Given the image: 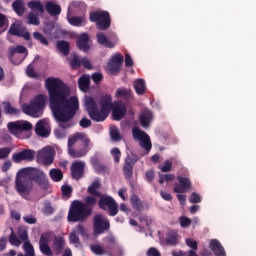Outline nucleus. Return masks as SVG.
<instances>
[{
	"label": "nucleus",
	"instance_id": "obj_1",
	"mask_svg": "<svg viewBox=\"0 0 256 256\" xmlns=\"http://www.w3.org/2000/svg\"><path fill=\"white\" fill-rule=\"evenodd\" d=\"M49 95L50 109L61 129H69V121L79 111V99L71 96V89L59 78L49 77L45 80Z\"/></svg>",
	"mask_w": 256,
	"mask_h": 256
},
{
	"label": "nucleus",
	"instance_id": "obj_2",
	"mask_svg": "<svg viewBox=\"0 0 256 256\" xmlns=\"http://www.w3.org/2000/svg\"><path fill=\"white\" fill-rule=\"evenodd\" d=\"M97 205V198L89 195L84 202L74 200L69 208L67 220L69 223H85L93 215V207Z\"/></svg>",
	"mask_w": 256,
	"mask_h": 256
},
{
	"label": "nucleus",
	"instance_id": "obj_3",
	"mask_svg": "<svg viewBox=\"0 0 256 256\" xmlns=\"http://www.w3.org/2000/svg\"><path fill=\"white\" fill-rule=\"evenodd\" d=\"M47 103V95L39 94L30 101L29 104H23L22 111L30 117L39 118L43 115V109Z\"/></svg>",
	"mask_w": 256,
	"mask_h": 256
},
{
	"label": "nucleus",
	"instance_id": "obj_4",
	"mask_svg": "<svg viewBox=\"0 0 256 256\" xmlns=\"http://www.w3.org/2000/svg\"><path fill=\"white\" fill-rule=\"evenodd\" d=\"M19 174L27 177L31 183L34 181L37 185L43 188L44 191L49 189V179L42 170L33 167H26L22 168L19 171Z\"/></svg>",
	"mask_w": 256,
	"mask_h": 256
},
{
	"label": "nucleus",
	"instance_id": "obj_5",
	"mask_svg": "<svg viewBox=\"0 0 256 256\" xmlns=\"http://www.w3.org/2000/svg\"><path fill=\"white\" fill-rule=\"evenodd\" d=\"M85 105L86 111L92 121H95L96 123H101L105 121L107 117H109V112L105 111L102 108H100V110L99 108H97V102L95 101V99H93V97H88L86 99Z\"/></svg>",
	"mask_w": 256,
	"mask_h": 256
},
{
	"label": "nucleus",
	"instance_id": "obj_6",
	"mask_svg": "<svg viewBox=\"0 0 256 256\" xmlns=\"http://www.w3.org/2000/svg\"><path fill=\"white\" fill-rule=\"evenodd\" d=\"M91 23H96L99 31H107L111 27V15L107 11H93L90 13Z\"/></svg>",
	"mask_w": 256,
	"mask_h": 256
},
{
	"label": "nucleus",
	"instance_id": "obj_7",
	"mask_svg": "<svg viewBox=\"0 0 256 256\" xmlns=\"http://www.w3.org/2000/svg\"><path fill=\"white\" fill-rule=\"evenodd\" d=\"M132 136L134 141H139L140 147L146 151V154H149L151 149H153V144L151 143V137H149V134L135 126L132 128Z\"/></svg>",
	"mask_w": 256,
	"mask_h": 256
},
{
	"label": "nucleus",
	"instance_id": "obj_8",
	"mask_svg": "<svg viewBox=\"0 0 256 256\" xmlns=\"http://www.w3.org/2000/svg\"><path fill=\"white\" fill-rule=\"evenodd\" d=\"M98 206L103 211H107L108 209L107 213L109 217H115V215L119 213V205H117V202L111 196H105L101 194L100 199L98 201Z\"/></svg>",
	"mask_w": 256,
	"mask_h": 256
},
{
	"label": "nucleus",
	"instance_id": "obj_9",
	"mask_svg": "<svg viewBox=\"0 0 256 256\" xmlns=\"http://www.w3.org/2000/svg\"><path fill=\"white\" fill-rule=\"evenodd\" d=\"M85 135L81 133H76L73 137L68 139V155L73 159H81V157H85L87 155V149L75 150L73 149V145L79 141V139H83Z\"/></svg>",
	"mask_w": 256,
	"mask_h": 256
},
{
	"label": "nucleus",
	"instance_id": "obj_10",
	"mask_svg": "<svg viewBox=\"0 0 256 256\" xmlns=\"http://www.w3.org/2000/svg\"><path fill=\"white\" fill-rule=\"evenodd\" d=\"M15 188L19 195H29L33 190V182L27 176L20 174V177H16Z\"/></svg>",
	"mask_w": 256,
	"mask_h": 256
},
{
	"label": "nucleus",
	"instance_id": "obj_11",
	"mask_svg": "<svg viewBox=\"0 0 256 256\" xmlns=\"http://www.w3.org/2000/svg\"><path fill=\"white\" fill-rule=\"evenodd\" d=\"M94 233L95 235H103L105 231L111 229V223L109 219L103 217L101 214H96L93 218Z\"/></svg>",
	"mask_w": 256,
	"mask_h": 256
},
{
	"label": "nucleus",
	"instance_id": "obj_12",
	"mask_svg": "<svg viewBox=\"0 0 256 256\" xmlns=\"http://www.w3.org/2000/svg\"><path fill=\"white\" fill-rule=\"evenodd\" d=\"M38 157L43 165L48 167L49 165H53V161H55V149L51 146H46L38 151Z\"/></svg>",
	"mask_w": 256,
	"mask_h": 256
},
{
	"label": "nucleus",
	"instance_id": "obj_13",
	"mask_svg": "<svg viewBox=\"0 0 256 256\" xmlns=\"http://www.w3.org/2000/svg\"><path fill=\"white\" fill-rule=\"evenodd\" d=\"M71 177L75 181H80L85 177V162L81 160H76L71 164Z\"/></svg>",
	"mask_w": 256,
	"mask_h": 256
},
{
	"label": "nucleus",
	"instance_id": "obj_14",
	"mask_svg": "<svg viewBox=\"0 0 256 256\" xmlns=\"http://www.w3.org/2000/svg\"><path fill=\"white\" fill-rule=\"evenodd\" d=\"M33 129V124L30 122H9L8 123V131L12 133V135H17L21 133V131H31Z\"/></svg>",
	"mask_w": 256,
	"mask_h": 256
},
{
	"label": "nucleus",
	"instance_id": "obj_15",
	"mask_svg": "<svg viewBox=\"0 0 256 256\" xmlns=\"http://www.w3.org/2000/svg\"><path fill=\"white\" fill-rule=\"evenodd\" d=\"M178 183L174 184V193H187L191 191V179L185 176H177Z\"/></svg>",
	"mask_w": 256,
	"mask_h": 256
},
{
	"label": "nucleus",
	"instance_id": "obj_16",
	"mask_svg": "<svg viewBox=\"0 0 256 256\" xmlns=\"http://www.w3.org/2000/svg\"><path fill=\"white\" fill-rule=\"evenodd\" d=\"M35 159V150L22 149V151L12 155L13 163H21V161H33Z\"/></svg>",
	"mask_w": 256,
	"mask_h": 256
},
{
	"label": "nucleus",
	"instance_id": "obj_17",
	"mask_svg": "<svg viewBox=\"0 0 256 256\" xmlns=\"http://www.w3.org/2000/svg\"><path fill=\"white\" fill-rule=\"evenodd\" d=\"M111 109L112 117L115 121H121L127 115V106L121 102L115 103Z\"/></svg>",
	"mask_w": 256,
	"mask_h": 256
},
{
	"label": "nucleus",
	"instance_id": "obj_18",
	"mask_svg": "<svg viewBox=\"0 0 256 256\" xmlns=\"http://www.w3.org/2000/svg\"><path fill=\"white\" fill-rule=\"evenodd\" d=\"M135 163H137V160L131 158L130 156L126 157L123 166V175L127 181H131V178L133 177V167H135Z\"/></svg>",
	"mask_w": 256,
	"mask_h": 256
},
{
	"label": "nucleus",
	"instance_id": "obj_19",
	"mask_svg": "<svg viewBox=\"0 0 256 256\" xmlns=\"http://www.w3.org/2000/svg\"><path fill=\"white\" fill-rule=\"evenodd\" d=\"M39 249L42 255L53 256V250L49 246V236L47 234H42L39 240Z\"/></svg>",
	"mask_w": 256,
	"mask_h": 256
},
{
	"label": "nucleus",
	"instance_id": "obj_20",
	"mask_svg": "<svg viewBox=\"0 0 256 256\" xmlns=\"http://www.w3.org/2000/svg\"><path fill=\"white\" fill-rule=\"evenodd\" d=\"M76 45L80 51H83V53H88V51L91 50V45H89V34H80L77 37Z\"/></svg>",
	"mask_w": 256,
	"mask_h": 256
},
{
	"label": "nucleus",
	"instance_id": "obj_21",
	"mask_svg": "<svg viewBox=\"0 0 256 256\" xmlns=\"http://www.w3.org/2000/svg\"><path fill=\"white\" fill-rule=\"evenodd\" d=\"M210 249L213 251L214 255L216 256H227L225 252V248L221 245V242L217 239H212L210 241Z\"/></svg>",
	"mask_w": 256,
	"mask_h": 256
},
{
	"label": "nucleus",
	"instance_id": "obj_22",
	"mask_svg": "<svg viewBox=\"0 0 256 256\" xmlns=\"http://www.w3.org/2000/svg\"><path fill=\"white\" fill-rule=\"evenodd\" d=\"M139 120L142 127H149V125H151V121H153V112L149 109H144L140 114Z\"/></svg>",
	"mask_w": 256,
	"mask_h": 256
},
{
	"label": "nucleus",
	"instance_id": "obj_23",
	"mask_svg": "<svg viewBox=\"0 0 256 256\" xmlns=\"http://www.w3.org/2000/svg\"><path fill=\"white\" fill-rule=\"evenodd\" d=\"M46 127H47V121L39 120L35 126L36 135H38V137H49L50 132Z\"/></svg>",
	"mask_w": 256,
	"mask_h": 256
},
{
	"label": "nucleus",
	"instance_id": "obj_24",
	"mask_svg": "<svg viewBox=\"0 0 256 256\" xmlns=\"http://www.w3.org/2000/svg\"><path fill=\"white\" fill-rule=\"evenodd\" d=\"M65 249V238L56 236L53 240V251L55 255H61Z\"/></svg>",
	"mask_w": 256,
	"mask_h": 256
},
{
	"label": "nucleus",
	"instance_id": "obj_25",
	"mask_svg": "<svg viewBox=\"0 0 256 256\" xmlns=\"http://www.w3.org/2000/svg\"><path fill=\"white\" fill-rule=\"evenodd\" d=\"M96 39L100 45H103L107 49H113V47H115L117 45L116 41H111V40L107 39V36L105 34H103V32L97 33Z\"/></svg>",
	"mask_w": 256,
	"mask_h": 256
},
{
	"label": "nucleus",
	"instance_id": "obj_26",
	"mask_svg": "<svg viewBox=\"0 0 256 256\" xmlns=\"http://www.w3.org/2000/svg\"><path fill=\"white\" fill-rule=\"evenodd\" d=\"M45 8L47 13H49L51 17H57V15H61V6L58 4H55L52 1L46 2Z\"/></svg>",
	"mask_w": 256,
	"mask_h": 256
},
{
	"label": "nucleus",
	"instance_id": "obj_27",
	"mask_svg": "<svg viewBox=\"0 0 256 256\" xmlns=\"http://www.w3.org/2000/svg\"><path fill=\"white\" fill-rule=\"evenodd\" d=\"M100 108L109 114V111L113 109V98L111 95H104L100 99Z\"/></svg>",
	"mask_w": 256,
	"mask_h": 256
},
{
	"label": "nucleus",
	"instance_id": "obj_28",
	"mask_svg": "<svg viewBox=\"0 0 256 256\" xmlns=\"http://www.w3.org/2000/svg\"><path fill=\"white\" fill-rule=\"evenodd\" d=\"M78 87H79L80 91H83V93H87V91H89V87H91V78H89V76L83 74L78 79Z\"/></svg>",
	"mask_w": 256,
	"mask_h": 256
},
{
	"label": "nucleus",
	"instance_id": "obj_29",
	"mask_svg": "<svg viewBox=\"0 0 256 256\" xmlns=\"http://www.w3.org/2000/svg\"><path fill=\"white\" fill-rule=\"evenodd\" d=\"M130 203L133 209H135V211H138L139 213H141V211L145 209V206L143 205V201H141V198H139V196L136 194L131 195Z\"/></svg>",
	"mask_w": 256,
	"mask_h": 256
},
{
	"label": "nucleus",
	"instance_id": "obj_30",
	"mask_svg": "<svg viewBox=\"0 0 256 256\" xmlns=\"http://www.w3.org/2000/svg\"><path fill=\"white\" fill-rule=\"evenodd\" d=\"M134 89L137 95H145V91H147L145 80L143 78L136 79L134 82Z\"/></svg>",
	"mask_w": 256,
	"mask_h": 256
},
{
	"label": "nucleus",
	"instance_id": "obj_31",
	"mask_svg": "<svg viewBox=\"0 0 256 256\" xmlns=\"http://www.w3.org/2000/svg\"><path fill=\"white\" fill-rule=\"evenodd\" d=\"M12 9L19 17H23L25 14V2H23V0H15L12 3Z\"/></svg>",
	"mask_w": 256,
	"mask_h": 256
},
{
	"label": "nucleus",
	"instance_id": "obj_32",
	"mask_svg": "<svg viewBox=\"0 0 256 256\" xmlns=\"http://www.w3.org/2000/svg\"><path fill=\"white\" fill-rule=\"evenodd\" d=\"M101 188V182L99 180H95L92 184L88 187L87 193L92 195V197H101V192L97 191V189Z\"/></svg>",
	"mask_w": 256,
	"mask_h": 256
},
{
	"label": "nucleus",
	"instance_id": "obj_33",
	"mask_svg": "<svg viewBox=\"0 0 256 256\" xmlns=\"http://www.w3.org/2000/svg\"><path fill=\"white\" fill-rule=\"evenodd\" d=\"M115 97H123V99H133V91L129 88H119L116 90Z\"/></svg>",
	"mask_w": 256,
	"mask_h": 256
},
{
	"label": "nucleus",
	"instance_id": "obj_34",
	"mask_svg": "<svg viewBox=\"0 0 256 256\" xmlns=\"http://www.w3.org/2000/svg\"><path fill=\"white\" fill-rule=\"evenodd\" d=\"M185 243H186L187 247H190V249H192L187 252V256H198L197 252H196L198 249L197 241H195L191 238H187Z\"/></svg>",
	"mask_w": 256,
	"mask_h": 256
},
{
	"label": "nucleus",
	"instance_id": "obj_35",
	"mask_svg": "<svg viewBox=\"0 0 256 256\" xmlns=\"http://www.w3.org/2000/svg\"><path fill=\"white\" fill-rule=\"evenodd\" d=\"M15 53H20V54H23V53H27V48L25 46H21V45H18L16 47H10L8 49V57L9 59H13V57H15Z\"/></svg>",
	"mask_w": 256,
	"mask_h": 256
},
{
	"label": "nucleus",
	"instance_id": "obj_36",
	"mask_svg": "<svg viewBox=\"0 0 256 256\" xmlns=\"http://www.w3.org/2000/svg\"><path fill=\"white\" fill-rule=\"evenodd\" d=\"M49 175L52 181H55V183L63 181V172L61 171V169L53 168L50 170Z\"/></svg>",
	"mask_w": 256,
	"mask_h": 256
},
{
	"label": "nucleus",
	"instance_id": "obj_37",
	"mask_svg": "<svg viewBox=\"0 0 256 256\" xmlns=\"http://www.w3.org/2000/svg\"><path fill=\"white\" fill-rule=\"evenodd\" d=\"M57 49L60 51V53H63V55L65 57H67V55H69V53H70L69 42H67L65 40L58 41L57 42Z\"/></svg>",
	"mask_w": 256,
	"mask_h": 256
},
{
	"label": "nucleus",
	"instance_id": "obj_38",
	"mask_svg": "<svg viewBox=\"0 0 256 256\" xmlns=\"http://www.w3.org/2000/svg\"><path fill=\"white\" fill-rule=\"evenodd\" d=\"M28 7L32 11H38L41 14L45 13V8L43 7V4H41V1L32 0L28 2Z\"/></svg>",
	"mask_w": 256,
	"mask_h": 256
},
{
	"label": "nucleus",
	"instance_id": "obj_39",
	"mask_svg": "<svg viewBox=\"0 0 256 256\" xmlns=\"http://www.w3.org/2000/svg\"><path fill=\"white\" fill-rule=\"evenodd\" d=\"M87 19L85 16H72L68 18V23L73 27H81V24L85 23Z\"/></svg>",
	"mask_w": 256,
	"mask_h": 256
},
{
	"label": "nucleus",
	"instance_id": "obj_40",
	"mask_svg": "<svg viewBox=\"0 0 256 256\" xmlns=\"http://www.w3.org/2000/svg\"><path fill=\"white\" fill-rule=\"evenodd\" d=\"M69 65L73 71H77V69L81 68V60L79 59V55L74 53L71 58H69Z\"/></svg>",
	"mask_w": 256,
	"mask_h": 256
},
{
	"label": "nucleus",
	"instance_id": "obj_41",
	"mask_svg": "<svg viewBox=\"0 0 256 256\" xmlns=\"http://www.w3.org/2000/svg\"><path fill=\"white\" fill-rule=\"evenodd\" d=\"M17 235L19 239L24 242V245L29 242V233L27 232V228L25 227H19L17 231Z\"/></svg>",
	"mask_w": 256,
	"mask_h": 256
},
{
	"label": "nucleus",
	"instance_id": "obj_42",
	"mask_svg": "<svg viewBox=\"0 0 256 256\" xmlns=\"http://www.w3.org/2000/svg\"><path fill=\"white\" fill-rule=\"evenodd\" d=\"M23 249L25 254L20 253L17 256H35V248H33V244H31V242H26L23 245Z\"/></svg>",
	"mask_w": 256,
	"mask_h": 256
},
{
	"label": "nucleus",
	"instance_id": "obj_43",
	"mask_svg": "<svg viewBox=\"0 0 256 256\" xmlns=\"http://www.w3.org/2000/svg\"><path fill=\"white\" fill-rule=\"evenodd\" d=\"M33 37L35 41H38L41 45H44V47H49V40H47V37L41 34V32H33Z\"/></svg>",
	"mask_w": 256,
	"mask_h": 256
},
{
	"label": "nucleus",
	"instance_id": "obj_44",
	"mask_svg": "<svg viewBox=\"0 0 256 256\" xmlns=\"http://www.w3.org/2000/svg\"><path fill=\"white\" fill-rule=\"evenodd\" d=\"M4 111L7 115H19V109L13 107L11 103L6 102L4 103Z\"/></svg>",
	"mask_w": 256,
	"mask_h": 256
},
{
	"label": "nucleus",
	"instance_id": "obj_45",
	"mask_svg": "<svg viewBox=\"0 0 256 256\" xmlns=\"http://www.w3.org/2000/svg\"><path fill=\"white\" fill-rule=\"evenodd\" d=\"M27 19H28V25H35V26L41 25L39 16L33 12L28 13Z\"/></svg>",
	"mask_w": 256,
	"mask_h": 256
},
{
	"label": "nucleus",
	"instance_id": "obj_46",
	"mask_svg": "<svg viewBox=\"0 0 256 256\" xmlns=\"http://www.w3.org/2000/svg\"><path fill=\"white\" fill-rule=\"evenodd\" d=\"M167 245H172L175 247L178 243V234L176 232H170L166 238Z\"/></svg>",
	"mask_w": 256,
	"mask_h": 256
},
{
	"label": "nucleus",
	"instance_id": "obj_47",
	"mask_svg": "<svg viewBox=\"0 0 256 256\" xmlns=\"http://www.w3.org/2000/svg\"><path fill=\"white\" fill-rule=\"evenodd\" d=\"M9 243L10 245H14V247H20L21 246V240L17 235H15V232L11 231V234L9 236Z\"/></svg>",
	"mask_w": 256,
	"mask_h": 256
},
{
	"label": "nucleus",
	"instance_id": "obj_48",
	"mask_svg": "<svg viewBox=\"0 0 256 256\" xmlns=\"http://www.w3.org/2000/svg\"><path fill=\"white\" fill-rule=\"evenodd\" d=\"M90 249L94 255H105V249L99 244H93Z\"/></svg>",
	"mask_w": 256,
	"mask_h": 256
},
{
	"label": "nucleus",
	"instance_id": "obj_49",
	"mask_svg": "<svg viewBox=\"0 0 256 256\" xmlns=\"http://www.w3.org/2000/svg\"><path fill=\"white\" fill-rule=\"evenodd\" d=\"M61 191L63 197H71L73 195V187L69 186V184H64L61 186Z\"/></svg>",
	"mask_w": 256,
	"mask_h": 256
},
{
	"label": "nucleus",
	"instance_id": "obj_50",
	"mask_svg": "<svg viewBox=\"0 0 256 256\" xmlns=\"http://www.w3.org/2000/svg\"><path fill=\"white\" fill-rule=\"evenodd\" d=\"M23 31V29H21L20 27H19V25H17V24H12L11 26H10V29H9V33H10V35H14L15 37H19L20 35H21V32Z\"/></svg>",
	"mask_w": 256,
	"mask_h": 256
},
{
	"label": "nucleus",
	"instance_id": "obj_51",
	"mask_svg": "<svg viewBox=\"0 0 256 256\" xmlns=\"http://www.w3.org/2000/svg\"><path fill=\"white\" fill-rule=\"evenodd\" d=\"M26 75L28 77H31L32 79H38L39 78V74L37 72H35V68L33 67V65H28L26 68Z\"/></svg>",
	"mask_w": 256,
	"mask_h": 256
},
{
	"label": "nucleus",
	"instance_id": "obj_52",
	"mask_svg": "<svg viewBox=\"0 0 256 256\" xmlns=\"http://www.w3.org/2000/svg\"><path fill=\"white\" fill-rule=\"evenodd\" d=\"M110 137L112 141H119L121 139V133H119V129L117 127H112L110 129Z\"/></svg>",
	"mask_w": 256,
	"mask_h": 256
},
{
	"label": "nucleus",
	"instance_id": "obj_53",
	"mask_svg": "<svg viewBox=\"0 0 256 256\" xmlns=\"http://www.w3.org/2000/svg\"><path fill=\"white\" fill-rule=\"evenodd\" d=\"M159 183L160 185H163L166 182L169 181H173V179H175V175L174 174H159Z\"/></svg>",
	"mask_w": 256,
	"mask_h": 256
},
{
	"label": "nucleus",
	"instance_id": "obj_54",
	"mask_svg": "<svg viewBox=\"0 0 256 256\" xmlns=\"http://www.w3.org/2000/svg\"><path fill=\"white\" fill-rule=\"evenodd\" d=\"M9 27V19H7V16L5 14L0 13V29H3L5 31Z\"/></svg>",
	"mask_w": 256,
	"mask_h": 256
},
{
	"label": "nucleus",
	"instance_id": "obj_55",
	"mask_svg": "<svg viewBox=\"0 0 256 256\" xmlns=\"http://www.w3.org/2000/svg\"><path fill=\"white\" fill-rule=\"evenodd\" d=\"M12 151L13 149H11V147L0 148V159H7Z\"/></svg>",
	"mask_w": 256,
	"mask_h": 256
},
{
	"label": "nucleus",
	"instance_id": "obj_56",
	"mask_svg": "<svg viewBox=\"0 0 256 256\" xmlns=\"http://www.w3.org/2000/svg\"><path fill=\"white\" fill-rule=\"evenodd\" d=\"M110 63H114L116 65H123V55L121 53H117L115 56H113L110 60Z\"/></svg>",
	"mask_w": 256,
	"mask_h": 256
},
{
	"label": "nucleus",
	"instance_id": "obj_57",
	"mask_svg": "<svg viewBox=\"0 0 256 256\" xmlns=\"http://www.w3.org/2000/svg\"><path fill=\"white\" fill-rule=\"evenodd\" d=\"M108 71H110V73H112V74L119 73V71H121V66L119 64L109 62L108 63Z\"/></svg>",
	"mask_w": 256,
	"mask_h": 256
},
{
	"label": "nucleus",
	"instance_id": "obj_58",
	"mask_svg": "<svg viewBox=\"0 0 256 256\" xmlns=\"http://www.w3.org/2000/svg\"><path fill=\"white\" fill-rule=\"evenodd\" d=\"M173 169V162L166 160L163 164V166L160 168L162 173H169Z\"/></svg>",
	"mask_w": 256,
	"mask_h": 256
},
{
	"label": "nucleus",
	"instance_id": "obj_59",
	"mask_svg": "<svg viewBox=\"0 0 256 256\" xmlns=\"http://www.w3.org/2000/svg\"><path fill=\"white\" fill-rule=\"evenodd\" d=\"M111 153L114 156V163H119L121 161V150L119 148H113Z\"/></svg>",
	"mask_w": 256,
	"mask_h": 256
},
{
	"label": "nucleus",
	"instance_id": "obj_60",
	"mask_svg": "<svg viewBox=\"0 0 256 256\" xmlns=\"http://www.w3.org/2000/svg\"><path fill=\"white\" fill-rule=\"evenodd\" d=\"M189 202L193 204L201 203V196L197 192H193L189 197Z\"/></svg>",
	"mask_w": 256,
	"mask_h": 256
},
{
	"label": "nucleus",
	"instance_id": "obj_61",
	"mask_svg": "<svg viewBox=\"0 0 256 256\" xmlns=\"http://www.w3.org/2000/svg\"><path fill=\"white\" fill-rule=\"evenodd\" d=\"M23 221H25V223H28V225H35V223H37V218H35V216L33 215H26L23 216Z\"/></svg>",
	"mask_w": 256,
	"mask_h": 256
},
{
	"label": "nucleus",
	"instance_id": "obj_62",
	"mask_svg": "<svg viewBox=\"0 0 256 256\" xmlns=\"http://www.w3.org/2000/svg\"><path fill=\"white\" fill-rule=\"evenodd\" d=\"M92 81L95 83V85H99L101 81H103V75L99 72L92 74Z\"/></svg>",
	"mask_w": 256,
	"mask_h": 256
},
{
	"label": "nucleus",
	"instance_id": "obj_63",
	"mask_svg": "<svg viewBox=\"0 0 256 256\" xmlns=\"http://www.w3.org/2000/svg\"><path fill=\"white\" fill-rule=\"evenodd\" d=\"M81 65H83L84 69H93V66L91 65V60H89V58L87 57L81 59Z\"/></svg>",
	"mask_w": 256,
	"mask_h": 256
},
{
	"label": "nucleus",
	"instance_id": "obj_64",
	"mask_svg": "<svg viewBox=\"0 0 256 256\" xmlns=\"http://www.w3.org/2000/svg\"><path fill=\"white\" fill-rule=\"evenodd\" d=\"M147 256H161V252H159V250H157V248L155 247H151L148 249Z\"/></svg>",
	"mask_w": 256,
	"mask_h": 256
}]
</instances>
